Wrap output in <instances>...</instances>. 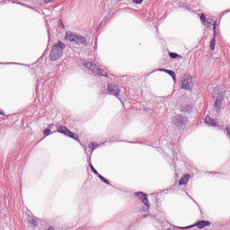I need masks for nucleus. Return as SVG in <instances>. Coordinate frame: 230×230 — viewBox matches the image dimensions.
<instances>
[{
    "instance_id": "nucleus-1",
    "label": "nucleus",
    "mask_w": 230,
    "mask_h": 230,
    "mask_svg": "<svg viewBox=\"0 0 230 230\" xmlns=\"http://www.w3.org/2000/svg\"><path fill=\"white\" fill-rule=\"evenodd\" d=\"M65 39L66 40H69V42H72L74 46H87V39L73 31L66 32Z\"/></svg>"
},
{
    "instance_id": "nucleus-2",
    "label": "nucleus",
    "mask_w": 230,
    "mask_h": 230,
    "mask_svg": "<svg viewBox=\"0 0 230 230\" xmlns=\"http://www.w3.org/2000/svg\"><path fill=\"white\" fill-rule=\"evenodd\" d=\"M85 71L88 72L89 75H92L93 76H109L107 72H105L103 69L100 68L98 65L92 63V62H86L84 64Z\"/></svg>"
},
{
    "instance_id": "nucleus-3",
    "label": "nucleus",
    "mask_w": 230,
    "mask_h": 230,
    "mask_svg": "<svg viewBox=\"0 0 230 230\" xmlns=\"http://www.w3.org/2000/svg\"><path fill=\"white\" fill-rule=\"evenodd\" d=\"M64 49H66V44H64V42L59 40L54 44L49 54L50 60L52 62L58 60V58H60L62 56Z\"/></svg>"
},
{
    "instance_id": "nucleus-4",
    "label": "nucleus",
    "mask_w": 230,
    "mask_h": 230,
    "mask_svg": "<svg viewBox=\"0 0 230 230\" xmlns=\"http://www.w3.org/2000/svg\"><path fill=\"white\" fill-rule=\"evenodd\" d=\"M224 98H226V92H223L222 89L216 87L215 93H213V100L215 101L214 108L216 111H220Z\"/></svg>"
},
{
    "instance_id": "nucleus-5",
    "label": "nucleus",
    "mask_w": 230,
    "mask_h": 230,
    "mask_svg": "<svg viewBox=\"0 0 230 230\" xmlns=\"http://www.w3.org/2000/svg\"><path fill=\"white\" fill-rule=\"evenodd\" d=\"M172 123L175 127H184L188 123V118L177 114L172 118Z\"/></svg>"
},
{
    "instance_id": "nucleus-6",
    "label": "nucleus",
    "mask_w": 230,
    "mask_h": 230,
    "mask_svg": "<svg viewBox=\"0 0 230 230\" xmlns=\"http://www.w3.org/2000/svg\"><path fill=\"white\" fill-rule=\"evenodd\" d=\"M135 195L141 200V202L144 203V206H146L144 211H148V209H150V201L148 200V196L143 192H136Z\"/></svg>"
},
{
    "instance_id": "nucleus-7",
    "label": "nucleus",
    "mask_w": 230,
    "mask_h": 230,
    "mask_svg": "<svg viewBox=\"0 0 230 230\" xmlns=\"http://www.w3.org/2000/svg\"><path fill=\"white\" fill-rule=\"evenodd\" d=\"M181 89H185V91L191 89V75H184L181 78Z\"/></svg>"
},
{
    "instance_id": "nucleus-8",
    "label": "nucleus",
    "mask_w": 230,
    "mask_h": 230,
    "mask_svg": "<svg viewBox=\"0 0 230 230\" xmlns=\"http://www.w3.org/2000/svg\"><path fill=\"white\" fill-rule=\"evenodd\" d=\"M107 90L111 93V94H113V96H119V93H121V89H119V86L115 84L109 83L107 84Z\"/></svg>"
},
{
    "instance_id": "nucleus-9",
    "label": "nucleus",
    "mask_w": 230,
    "mask_h": 230,
    "mask_svg": "<svg viewBox=\"0 0 230 230\" xmlns=\"http://www.w3.org/2000/svg\"><path fill=\"white\" fill-rule=\"evenodd\" d=\"M208 226H211V222L206 220H201L194 224V227H199V229H204V227Z\"/></svg>"
},
{
    "instance_id": "nucleus-10",
    "label": "nucleus",
    "mask_w": 230,
    "mask_h": 230,
    "mask_svg": "<svg viewBox=\"0 0 230 230\" xmlns=\"http://www.w3.org/2000/svg\"><path fill=\"white\" fill-rule=\"evenodd\" d=\"M205 123L208 125V127H217V121L211 119L209 115H207L205 118Z\"/></svg>"
},
{
    "instance_id": "nucleus-11",
    "label": "nucleus",
    "mask_w": 230,
    "mask_h": 230,
    "mask_svg": "<svg viewBox=\"0 0 230 230\" xmlns=\"http://www.w3.org/2000/svg\"><path fill=\"white\" fill-rule=\"evenodd\" d=\"M58 132H59V134H64V136H67L68 134H71V130H69L65 126H59L58 128Z\"/></svg>"
},
{
    "instance_id": "nucleus-12",
    "label": "nucleus",
    "mask_w": 230,
    "mask_h": 230,
    "mask_svg": "<svg viewBox=\"0 0 230 230\" xmlns=\"http://www.w3.org/2000/svg\"><path fill=\"white\" fill-rule=\"evenodd\" d=\"M190 181V174H185L182 176L179 181L180 186H184V184H188Z\"/></svg>"
},
{
    "instance_id": "nucleus-13",
    "label": "nucleus",
    "mask_w": 230,
    "mask_h": 230,
    "mask_svg": "<svg viewBox=\"0 0 230 230\" xmlns=\"http://www.w3.org/2000/svg\"><path fill=\"white\" fill-rule=\"evenodd\" d=\"M98 146H100V145L95 144L94 142H91L89 144V148L92 149V152H94V150H96V148H98Z\"/></svg>"
},
{
    "instance_id": "nucleus-14",
    "label": "nucleus",
    "mask_w": 230,
    "mask_h": 230,
    "mask_svg": "<svg viewBox=\"0 0 230 230\" xmlns=\"http://www.w3.org/2000/svg\"><path fill=\"white\" fill-rule=\"evenodd\" d=\"M68 137H71L72 139H75V141H78V135L76 133H73L70 131L68 135H66Z\"/></svg>"
},
{
    "instance_id": "nucleus-15",
    "label": "nucleus",
    "mask_w": 230,
    "mask_h": 230,
    "mask_svg": "<svg viewBox=\"0 0 230 230\" xmlns=\"http://www.w3.org/2000/svg\"><path fill=\"white\" fill-rule=\"evenodd\" d=\"M216 43H217V41H216L215 38H213V39L210 40V49H211L212 51L215 50Z\"/></svg>"
},
{
    "instance_id": "nucleus-16",
    "label": "nucleus",
    "mask_w": 230,
    "mask_h": 230,
    "mask_svg": "<svg viewBox=\"0 0 230 230\" xmlns=\"http://www.w3.org/2000/svg\"><path fill=\"white\" fill-rule=\"evenodd\" d=\"M98 178L100 179V181H102L105 184H111V182H109L105 177L102 176V174H98Z\"/></svg>"
},
{
    "instance_id": "nucleus-17",
    "label": "nucleus",
    "mask_w": 230,
    "mask_h": 230,
    "mask_svg": "<svg viewBox=\"0 0 230 230\" xmlns=\"http://www.w3.org/2000/svg\"><path fill=\"white\" fill-rule=\"evenodd\" d=\"M90 168H91V171L93 172V173H94V175H97V177H98V175H100L98 173V171L96 169H94V166H93V164H90Z\"/></svg>"
},
{
    "instance_id": "nucleus-18",
    "label": "nucleus",
    "mask_w": 230,
    "mask_h": 230,
    "mask_svg": "<svg viewBox=\"0 0 230 230\" xmlns=\"http://www.w3.org/2000/svg\"><path fill=\"white\" fill-rule=\"evenodd\" d=\"M169 57H170V58H178L179 54H177L175 52H170Z\"/></svg>"
},
{
    "instance_id": "nucleus-19",
    "label": "nucleus",
    "mask_w": 230,
    "mask_h": 230,
    "mask_svg": "<svg viewBox=\"0 0 230 230\" xmlns=\"http://www.w3.org/2000/svg\"><path fill=\"white\" fill-rule=\"evenodd\" d=\"M43 134H44L45 137L49 136V134H51V129H49V128L44 129Z\"/></svg>"
},
{
    "instance_id": "nucleus-20",
    "label": "nucleus",
    "mask_w": 230,
    "mask_h": 230,
    "mask_svg": "<svg viewBox=\"0 0 230 230\" xmlns=\"http://www.w3.org/2000/svg\"><path fill=\"white\" fill-rule=\"evenodd\" d=\"M29 224H31V226H32L33 227H35V226H37V222L35 221V219H31L29 221Z\"/></svg>"
},
{
    "instance_id": "nucleus-21",
    "label": "nucleus",
    "mask_w": 230,
    "mask_h": 230,
    "mask_svg": "<svg viewBox=\"0 0 230 230\" xmlns=\"http://www.w3.org/2000/svg\"><path fill=\"white\" fill-rule=\"evenodd\" d=\"M167 75H170V76H173V75L175 74V72H173L172 70H167L166 71Z\"/></svg>"
},
{
    "instance_id": "nucleus-22",
    "label": "nucleus",
    "mask_w": 230,
    "mask_h": 230,
    "mask_svg": "<svg viewBox=\"0 0 230 230\" xmlns=\"http://www.w3.org/2000/svg\"><path fill=\"white\" fill-rule=\"evenodd\" d=\"M58 24H59V28H62L63 30H64V28H66V27L64 26V22H62V20H59V21H58Z\"/></svg>"
},
{
    "instance_id": "nucleus-23",
    "label": "nucleus",
    "mask_w": 230,
    "mask_h": 230,
    "mask_svg": "<svg viewBox=\"0 0 230 230\" xmlns=\"http://www.w3.org/2000/svg\"><path fill=\"white\" fill-rule=\"evenodd\" d=\"M133 3H135L136 4H141L143 3V0H132Z\"/></svg>"
},
{
    "instance_id": "nucleus-24",
    "label": "nucleus",
    "mask_w": 230,
    "mask_h": 230,
    "mask_svg": "<svg viewBox=\"0 0 230 230\" xmlns=\"http://www.w3.org/2000/svg\"><path fill=\"white\" fill-rule=\"evenodd\" d=\"M200 20L204 22V21H206V14L201 13L200 14Z\"/></svg>"
},
{
    "instance_id": "nucleus-25",
    "label": "nucleus",
    "mask_w": 230,
    "mask_h": 230,
    "mask_svg": "<svg viewBox=\"0 0 230 230\" xmlns=\"http://www.w3.org/2000/svg\"><path fill=\"white\" fill-rule=\"evenodd\" d=\"M191 227H194V225L189 226H185V227H181V229H191Z\"/></svg>"
},
{
    "instance_id": "nucleus-26",
    "label": "nucleus",
    "mask_w": 230,
    "mask_h": 230,
    "mask_svg": "<svg viewBox=\"0 0 230 230\" xmlns=\"http://www.w3.org/2000/svg\"><path fill=\"white\" fill-rule=\"evenodd\" d=\"M217 21L214 22L213 23V31H215V30H217Z\"/></svg>"
},
{
    "instance_id": "nucleus-27",
    "label": "nucleus",
    "mask_w": 230,
    "mask_h": 230,
    "mask_svg": "<svg viewBox=\"0 0 230 230\" xmlns=\"http://www.w3.org/2000/svg\"><path fill=\"white\" fill-rule=\"evenodd\" d=\"M53 127H55L54 124H49V125H48V128H49V130H51V128H53Z\"/></svg>"
},
{
    "instance_id": "nucleus-28",
    "label": "nucleus",
    "mask_w": 230,
    "mask_h": 230,
    "mask_svg": "<svg viewBox=\"0 0 230 230\" xmlns=\"http://www.w3.org/2000/svg\"><path fill=\"white\" fill-rule=\"evenodd\" d=\"M227 135L230 137V127H226Z\"/></svg>"
},
{
    "instance_id": "nucleus-29",
    "label": "nucleus",
    "mask_w": 230,
    "mask_h": 230,
    "mask_svg": "<svg viewBox=\"0 0 230 230\" xmlns=\"http://www.w3.org/2000/svg\"><path fill=\"white\" fill-rule=\"evenodd\" d=\"M158 71H161V72L166 73V71H168V69L160 68Z\"/></svg>"
},
{
    "instance_id": "nucleus-30",
    "label": "nucleus",
    "mask_w": 230,
    "mask_h": 230,
    "mask_svg": "<svg viewBox=\"0 0 230 230\" xmlns=\"http://www.w3.org/2000/svg\"><path fill=\"white\" fill-rule=\"evenodd\" d=\"M144 111H145V112H149L150 108H148V107H145V108H144Z\"/></svg>"
},
{
    "instance_id": "nucleus-31",
    "label": "nucleus",
    "mask_w": 230,
    "mask_h": 230,
    "mask_svg": "<svg viewBox=\"0 0 230 230\" xmlns=\"http://www.w3.org/2000/svg\"><path fill=\"white\" fill-rule=\"evenodd\" d=\"M52 1H54V0H44V3H46L48 4L49 3H51Z\"/></svg>"
},
{
    "instance_id": "nucleus-32",
    "label": "nucleus",
    "mask_w": 230,
    "mask_h": 230,
    "mask_svg": "<svg viewBox=\"0 0 230 230\" xmlns=\"http://www.w3.org/2000/svg\"><path fill=\"white\" fill-rule=\"evenodd\" d=\"M213 39H215V40L217 39V30L214 31V37H213Z\"/></svg>"
},
{
    "instance_id": "nucleus-33",
    "label": "nucleus",
    "mask_w": 230,
    "mask_h": 230,
    "mask_svg": "<svg viewBox=\"0 0 230 230\" xmlns=\"http://www.w3.org/2000/svg\"><path fill=\"white\" fill-rule=\"evenodd\" d=\"M171 76H172L173 82H175V80H176L175 74H173V75H171Z\"/></svg>"
},
{
    "instance_id": "nucleus-34",
    "label": "nucleus",
    "mask_w": 230,
    "mask_h": 230,
    "mask_svg": "<svg viewBox=\"0 0 230 230\" xmlns=\"http://www.w3.org/2000/svg\"><path fill=\"white\" fill-rule=\"evenodd\" d=\"M0 116H4V111L0 110Z\"/></svg>"
},
{
    "instance_id": "nucleus-35",
    "label": "nucleus",
    "mask_w": 230,
    "mask_h": 230,
    "mask_svg": "<svg viewBox=\"0 0 230 230\" xmlns=\"http://www.w3.org/2000/svg\"><path fill=\"white\" fill-rule=\"evenodd\" d=\"M16 4H21V6H25L23 3H16Z\"/></svg>"
},
{
    "instance_id": "nucleus-36",
    "label": "nucleus",
    "mask_w": 230,
    "mask_h": 230,
    "mask_svg": "<svg viewBox=\"0 0 230 230\" xmlns=\"http://www.w3.org/2000/svg\"><path fill=\"white\" fill-rule=\"evenodd\" d=\"M46 230H55V228H53V226H50V227H49V228L46 229Z\"/></svg>"
},
{
    "instance_id": "nucleus-37",
    "label": "nucleus",
    "mask_w": 230,
    "mask_h": 230,
    "mask_svg": "<svg viewBox=\"0 0 230 230\" xmlns=\"http://www.w3.org/2000/svg\"><path fill=\"white\" fill-rule=\"evenodd\" d=\"M207 22H208V24H210V23H211V22H210L209 20H208Z\"/></svg>"
},
{
    "instance_id": "nucleus-38",
    "label": "nucleus",
    "mask_w": 230,
    "mask_h": 230,
    "mask_svg": "<svg viewBox=\"0 0 230 230\" xmlns=\"http://www.w3.org/2000/svg\"><path fill=\"white\" fill-rule=\"evenodd\" d=\"M85 154H87V148L84 147Z\"/></svg>"
},
{
    "instance_id": "nucleus-39",
    "label": "nucleus",
    "mask_w": 230,
    "mask_h": 230,
    "mask_svg": "<svg viewBox=\"0 0 230 230\" xmlns=\"http://www.w3.org/2000/svg\"><path fill=\"white\" fill-rule=\"evenodd\" d=\"M48 35H49V31H48Z\"/></svg>"
},
{
    "instance_id": "nucleus-40",
    "label": "nucleus",
    "mask_w": 230,
    "mask_h": 230,
    "mask_svg": "<svg viewBox=\"0 0 230 230\" xmlns=\"http://www.w3.org/2000/svg\"><path fill=\"white\" fill-rule=\"evenodd\" d=\"M8 64H13V63H8Z\"/></svg>"
},
{
    "instance_id": "nucleus-41",
    "label": "nucleus",
    "mask_w": 230,
    "mask_h": 230,
    "mask_svg": "<svg viewBox=\"0 0 230 230\" xmlns=\"http://www.w3.org/2000/svg\"><path fill=\"white\" fill-rule=\"evenodd\" d=\"M230 103V102H229Z\"/></svg>"
}]
</instances>
